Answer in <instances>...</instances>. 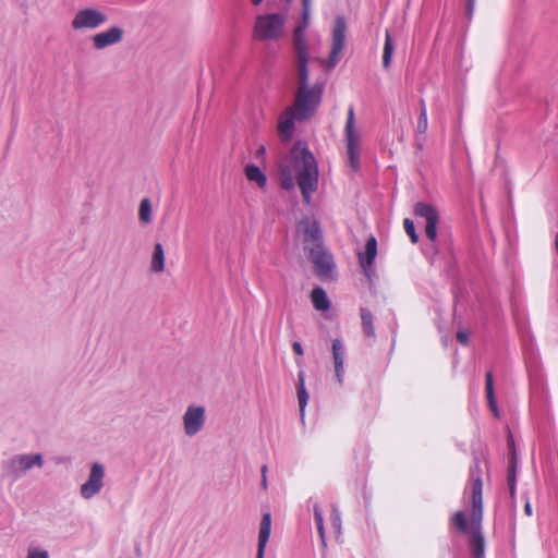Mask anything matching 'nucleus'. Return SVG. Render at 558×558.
Wrapping results in <instances>:
<instances>
[{"label":"nucleus","mask_w":558,"mask_h":558,"mask_svg":"<svg viewBox=\"0 0 558 558\" xmlns=\"http://www.w3.org/2000/svg\"><path fill=\"white\" fill-rule=\"evenodd\" d=\"M290 159L293 170L288 166L280 167V184L284 190L293 189L294 171L302 196L306 203H310L311 194L316 191L318 185L317 162L313 154L300 143L295 144L291 149Z\"/></svg>","instance_id":"1"},{"label":"nucleus","mask_w":558,"mask_h":558,"mask_svg":"<svg viewBox=\"0 0 558 558\" xmlns=\"http://www.w3.org/2000/svg\"><path fill=\"white\" fill-rule=\"evenodd\" d=\"M483 483L481 477H475L472 483V511L470 523L466 522L463 511H457L451 519L452 525L462 533L471 534V548L474 558L484 555V537L481 533L483 519Z\"/></svg>","instance_id":"2"},{"label":"nucleus","mask_w":558,"mask_h":558,"mask_svg":"<svg viewBox=\"0 0 558 558\" xmlns=\"http://www.w3.org/2000/svg\"><path fill=\"white\" fill-rule=\"evenodd\" d=\"M324 88L323 83L308 85V69L298 70V88L293 105L290 106L296 113V121L308 120L316 113L323 99Z\"/></svg>","instance_id":"3"},{"label":"nucleus","mask_w":558,"mask_h":558,"mask_svg":"<svg viewBox=\"0 0 558 558\" xmlns=\"http://www.w3.org/2000/svg\"><path fill=\"white\" fill-rule=\"evenodd\" d=\"M345 157L350 168L353 171L360 169V156L362 151V137L356 126L353 106L348 109V117L344 125Z\"/></svg>","instance_id":"4"},{"label":"nucleus","mask_w":558,"mask_h":558,"mask_svg":"<svg viewBox=\"0 0 558 558\" xmlns=\"http://www.w3.org/2000/svg\"><path fill=\"white\" fill-rule=\"evenodd\" d=\"M286 19L279 13L258 15L253 28V38L259 41L279 40L284 32Z\"/></svg>","instance_id":"5"},{"label":"nucleus","mask_w":558,"mask_h":558,"mask_svg":"<svg viewBox=\"0 0 558 558\" xmlns=\"http://www.w3.org/2000/svg\"><path fill=\"white\" fill-rule=\"evenodd\" d=\"M108 21L107 14L96 8H85L78 10L71 21V27L74 31L96 29Z\"/></svg>","instance_id":"6"},{"label":"nucleus","mask_w":558,"mask_h":558,"mask_svg":"<svg viewBox=\"0 0 558 558\" xmlns=\"http://www.w3.org/2000/svg\"><path fill=\"white\" fill-rule=\"evenodd\" d=\"M347 22L343 16H337L331 33V48L326 62L327 70H331L339 62L345 45Z\"/></svg>","instance_id":"7"},{"label":"nucleus","mask_w":558,"mask_h":558,"mask_svg":"<svg viewBox=\"0 0 558 558\" xmlns=\"http://www.w3.org/2000/svg\"><path fill=\"white\" fill-rule=\"evenodd\" d=\"M308 258L314 264L316 275L322 278H329L332 275L335 263L331 254L322 246H306Z\"/></svg>","instance_id":"8"},{"label":"nucleus","mask_w":558,"mask_h":558,"mask_svg":"<svg viewBox=\"0 0 558 558\" xmlns=\"http://www.w3.org/2000/svg\"><path fill=\"white\" fill-rule=\"evenodd\" d=\"M414 214L416 217L424 219L425 234L434 242L437 238V225L439 221L438 210L430 204L420 202L414 206Z\"/></svg>","instance_id":"9"},{"label":"nucleus","mask_w":558,"mask_h":558,"mask_svg":"<svg viewBox=\"0 0 558 558\" xmlns=\"http://www.w3.org/2000/svg\"><path fill=\"white\" fill-rule=\"evenodd\" d=\"M307 26L306 20L299 24L293 32V47L296 56V70L307 69L308 50L304 35Z\"/></svg>","instance_id":"10"},{"label":"nucleus","mask_w":558,"mask_h":558,"mask_svg":"<svg viewBox=\"0 0 558 558\" xmlns=\"http://www.w3.org/2000/svg\"><path fill=\"white\" fill-rule=\"evenodd\" d=\"M205 424L204 407H189L183 415L184 432L187 436L197 434Z\"/></svg>","instance_id":"11"},{"label":"nucleus","mask_w":558,"mask_h":558,"mask_svg":"<svg viewBox=\"0 0 558 558\" xmlns=\"http://www.w3.org/2000/svg\"><path fill=\"white\" fill-rule=\"evenodd\" d=\"M104 468L99 463H94L90 469L89 477L86 483L81 486V495L85 499H89L100 492L104 480Z\"/></svg>","instance_id":"12"},{"label":"nucleus","mask_w":558,"mask_h":558,"mask_svg":"<svg viewBox=\"0 0 558 558\" xmlns=\"http://www.w3.org/2000/svg\"><path fill=\"white\" fill-rule=\"evenodd\" d=\"M124 31L120 26H111L108 29L93 36V46L102 50L109 46L117 45L123 40Z\"/></svg>","instance_id":"13"},{"label":"nucleus","mask_w":558,"mask_h":558,"mask_svg":"<svg viewBox=\"0 0 558 558\" xmlns=\"http://www.w3.org/2000/svg\"><path fill=\"white\" fill-rule=\"evenodd\" d=\"M376 255H377V241L373 235H371L365 243L364 251H360L357 253L360 266L363 269L364 275L366 276V278L369 281H372V277L374 275L372 265H373V262H374Z\"/></svg>","instance_id":"14"},{"label":"nucleus","mask_w":558,"mask_h":558,"mask_svg":"<svg viewBox=\"0 0 558 558\" xmlns=\"http://www.w3.org/2000/svg\"><path fill=\"white\" fill-rule=\"evenodd\" d=\"M299 229L303 233L304 248L306 246H322L320 229L317 221L304 218L300 221Z\"/></svg>","instance_id":"15"},{"label":"nucleus","mask_w":558,"mask_h":558,"mask_svg":"<svg viewBox=\"0 0 558 558\" xmlns=\"http://www.w3.org/2000/svg\"><path fill=\"white\" fill-rule=\"evenodd\" d=\"M294 121H296V113L287 107L278 118L277 131L282 142H289L294 132Z\"/></svg>","instance_id":"16"},{"label":"nucleus","mask_w":558,"mask_h":558,"mask_svg":"<svg viewBox=\"0 0 558 558\" xmlns=\"http://www.w3.org/2000/svg\"><path fill=\"white\" fill-rule=\"evenodd\" d=\"M344 347L340 339H335L332 341V359H333V366H335V375L336 379L339 385L343 384V377H344Z\"/></svg>","instance_id":"17"},{"label":"nucleus","mask_w":558,"mask_h":558,"mask_svg":"<svg viewBox=\"0 0 558 558\" xmlns=\"http://www.w3.org/2000/svg\"><path fill=\"white\" fill-rule=\"evenodd\" d=\"M270 527H271V518H270V513L267 512L263 515L260 526H259L257 557L256 558H264L265 547H266V544H267L269 535H270Z\"/></svg>","instance_id":"18"},{"label":"nucleus","mask_w":558,"mask_h":558,"mask_svg":"<svg viewBox=\"0 0 558 558\" xmlns=\"http://www.w3.org/2000/svg\"><path fill=\"white\" fill-rule=\"evenodd\" d=\"M428 122H427V110L424 101L421 102L420 117L416 125V145L420 149L423 148L426 141V131H427Z\"/></svg>","instance_id":"19"},{"label":"nucleus","mask_w":558,"mask_h":558,"mask_svg":"<svg viewBox=\"0 0 558 558\" xmlns=\"http://www.w3.org/2000/svg\"><path fill=\"white\" fill-rule=\"evenodd\" d=\"M298 400H299V409L301 414V420H304L305 416V408L307 405L310 396L305 388V374L304 372H299L298 374Z\"/></svg>","instance_id":"20"},{"label":"nucleus","mask_w":558,"mask_h":558,"mask_svg":"<svg viewBox=\"0 0 558 558\" xmlns=\"http://www.w3.org/2000/svg\"><path fill=\"white\" fill-rule=\"evenodd\" d=\"M311 299L316 310L326 312L330 308V302L324 289L318 287L314 288L311 293Z\"/></svg>","instance_id":"21"},{"label":"nucleus","mask_w":558,"mask_h":558,"mask_svg":"<svg viewBox=\"0 0 558 558\" xmlns=\"http://www.w3.org/2000/svg\"><path fill=\"white\" fill-rule=\"evenodd\" d=\"M245 177L248 181L255 182L258 187L264 189L267 182V178L259 167L255 165H247L244 168Z\"/></svg>","instance_id":"22"},{"label":"nucleus","mask_w":558,"mask_h":558,"mask_svg":"<svg viewBox=\"0 0 558 558\" xmlns=\"http://www.w3.org/2000/svg\"><path fill=\"white\" fill-rule=\"evenodd\" d=\"M486 398H487V401H488L489 409L493 412L494 416L498 417L499 416V410H498L497 404H496L492 372H488L486 374Z\"/></svg>","instance_id":"23"},{"label":"nucleus","mask_w":558,"mask_h":558,"mask_svg":"<svg viewBox=\"0 0 558 558\" xmlns=\"http://www.w3.org/2000/svg\"><path fill=\"white\" fill-rule=\"evenodd\" d=\"M165 269V251L160 243H156L151 257V270L154 272H161Z\"/></svg>","instance_id":"24"},{"label":"nucleus","mask_w":558,"mask_h":558,"mask_svg":"<svg viewBox=\"0 0 558 558\" xmlns=\"http://www.w3.org/2000/svg\"><path fill=\"white\" fill-rule=\"evenodd\" d=\"M373 322V314L367 308H361V323L363 332L368 338L375 337V328Z\"/></svg>","instance_id":"25"},{"label":"nucleus","mask_w":558,"mask_h":558,"mask_svg":"<svg viewBox=\"0 0 558 558\" xmlns=\"http://www.w3.org/2000/svg\"><path fill=\"white\" fill-rule=\"evenodd\" d=\"M16 461H17V463L20 465V469L23 470V471L29 470L33 465L41 466V464H43V459H41L40 454H35V456L24 454V456H20L16 459Z\"/></svg>","instance_id":"26"},{"label":"nucleus","mask_w":558,"mask_h":558,"mask_svg":"<svg viewBox=\"0 0 558 558\" xmlns=\"http://www.w3.org/2000/svg\"><path fill=\"white\" fill-rule=\"evenodd\" d=\"M314 519H315L317 532H318L319 538L322 541V544H323V546H326V534H325V529H324V520H323V515H322V512H320L318 506L314 507Z\"/></svg>","instance_id":"27"},{"label":"nucleus","mask_w":558,"mask_h":558,"mask_svg":"<svg viewBox=\"0 0 558 558\" xmlns=\"http://www.w3.org/2000/svg\"><path fill=\"white\" fill-rule=\"evenodd\" d=\"M138 217L145 223H148L151 219V205L147 198L142 199L140 204Z\"/></svg>","instance_id":"28"},{"label":"nucleus","mask_w":558,"mask_h":558,"mask_svg":"<svg viewBox=\"0 0 558 558\" xmlns=\"http://www.w3.org/2000/svg\"><path fill=\"white\" fill-rule=\"evenodd\" d=\"M403 226H404V230H405L407 234L411 238V241L413 243H416L418 240V236L415 232V227H414L413 221L410 219H404Z\"/></svg>","instance_id":"29"},{"label":"nucleus","mask_w":558,"mask_h":558,"mask_svg":"<svg viewBox=\"0 0 558 558\" xmlns=\"http://www.w3.org/2000/svg\"><path fill=\"white\" fill-rule=\"evenodd\" d=\"M27 558H48V554L44 550L29 549Z\"/></svg>","instance_id":"30"},{"label":"nucleus","mask_w":558,"mask_h":558,"mask_svg":"<svg viewBox=\"0 0 558 558\" xmlns=\"http://www.w3.org/2000/svg\"><path fill=\"white\" fill-rule=\"evenodd\" d=\"M457 339L462 344H468L469 342V333L465 330H459L457 332Z\"/></svg>","instance_id":"31"},{"label":"nucleus","mask_w":558,"mask_h":558,"mask_svg":"<svg viewBox=\"0 0 558 558\" xmlns=\"http://www.w3.org/2000/svg\"><path fill=\"white\" fill-rule=\"evenodd\" d=\"M385 51H386V66H387L389 61H390L391 54H392V47L390 45L388 36H386V48H385Z\"/></svg>","instance_id":"32"},{"label":"nucleus","mask_w":558,"mask_h":558,"mask_svg":"<svg viewBox=\"0 0 558 558\" xmlns=\"http://www.w3.org/2000/svg\"><path fill=\"white\" fill-rule=\"evenodd\" d=\"M292 350L299 356L303 355V353H304L301 343L298 341L293 342Z\"/></svg>","instance_id":"33"},{"label":"nucleus","mask_w":558,"mask_h":558,"mask_svg":"<svg viewBox=\"0 0 558 558\" xmlns=\"http://www.w3.org/2000/svg\"><path fill=\"white\" fill-rule=\"evenodd\" d=\"M332 524H333V526H335L337 530H339V529H340V515H339V513L336 511V509H333Z\"/></svg>","instance_id":"34"},{"label":"nucleus","mask_w":558,"mask_h":558,"mask_svg":"<svg viewBox=\"0 0 558 558\" xmlns=\"http://www.w3.org/2000/svg\"><path fill=\"white\" fill-rule=\"evenodd\" d=\"M511 483H513V485H515L514 464L511 466V469L509 471L508 484L511 485Z\"/></svg>","instance_id":"35"},{"label":"nucleus","mask_w":558,"mask_h":558,"mask_svg":"<svg viewBox=\"0 0 558 558\" xmlns=\"http://www.w3.org/2000/svg\"><path fill=\"white\" fill-rule=\"evenodd\" d=\"M474 10V0H468L466 15L471 19Z\"/></svg>","instance_id":"36"},{"label":"nucleus","mask_w":558,"mask_h":558,"mask_svg":"<svg viewBox=\"0 0 558 558\" xmlns=\"http://www.w3.org/2000/svg\"><path fill=\"white\" fill-rule=\"evenodd\" d=\"M260 472H262V477H263L262 484H263V487L266 488L267 487V480H266L267 465H263Z\"/></svg>","instance_id":"37"},{"label":"nucleus","mask_w":558,"mask_h":558,"mask_svg":"<svg viewBox=\"0 0 558 558\" xmlns=\"http://www.w3.org/2000/svg\"><path fill=\"white\" fill-rule=\"evenodd\" d=\"M524 512L527 514V515H531L532 514V507H531V504L529 501L525 502L524 505Z\"/></svg>","instance_id":"38"},{"label":"nucleus","mask_w":558,"mask_h":558,"mask_svg":"<svg viewBox=\"0 0 558 558\" xmlns=\"http://www.w3.org/2000/svg\"><path fill=\"white\" fill-rule=\"evenodd\" d=\"M509 489H510L511 496L513 497L514 493H515V485H513V483H511V485H509Z\"/></svg>","instance_id":"39"},{"label":"nucleus","mask_w":558,"mask_h":558,"mask_svg":"<svg viewBox=\"0 0 558 558\" xmlns=\"http://www.w3.org/2000/svg\"><path fill=\"white\" fill-rule=\"evenodd\" d=\"M263 0H252L253 4L257 5L262 2Z\"/></svg>","instance_id":"40"},{"label":"nucleus","mask_w":558,"mask_h":558,"mask_svg":"<svg viewBox=\"0 0 558 558\" xmlns=\"http://www.w3.org/2000/svg\"><path fill=\"white\" fill-rule=\"evenodd\" d=\"M303 4L305 7V9L307 8V4H308V0H303Z\"/></svg>","instance_id":"41"},{"label":"nucleus","mask_w":558,"mask_h":558,"mask_svg":"<svg viewBox=\"0 0 558 558\" xmlns=\"http://www.w3.org/2000/svg\"><path fill=\"white\" fill-rule=\"evenodd\" d=\"M265 151V148L264 147H260L258 153H264Z\"/></svg>","instance_id":"42"},{"label":"nucleus","mask_w":558,"mask_h":558,"mask_svg":"<svg viewBox=\"0 0 558 558\" xmlns=\"http://www.w3.org/2000/svg\"><path fill=\"white\" fill-rule=\"evenodd\" d=\"M288 3H290L292 0H286Z\"/></svg>","instance_id":"43"}]
</instances>
